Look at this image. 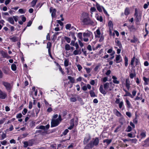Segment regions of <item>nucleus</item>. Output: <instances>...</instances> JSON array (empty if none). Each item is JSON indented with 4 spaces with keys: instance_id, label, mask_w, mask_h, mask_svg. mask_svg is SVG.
I'll use <instances>...</instances> for the list:
<instances>
[{
    "instance_id": "nucleus-62",
    "label": "nucleus",
    "mask_w": 149,
    "mask_h": 149,
    "mask_svg": "<svg viewBox=\"0 0 149 149\" xmlns=\"http://www.w3.org/2000/svg\"><path fill=\"white\" fill-rule=\"evenodd\" d=\"M22 116V114L21 113H19L17 114L16 117L17 118H21Z\"/></svg>"
},
{
    "instance_id": "nucleus-55",
    "label": "nucleus",
    "mask_w": 149,
    "mask_h": 149,
    "mask_svg": "<svg viewBox=\"0 0 149 149\" xmlns=\"http://www.w3.org/2000/svg\"><path fill=\"white\" fill-rule=\"evenodd\" d=\"M27 110L26 109L24 108L22 111V113L23 115H25L27 113Z\"/></svg>"
},
{
    "instance_id": "nucleus-45",
    "label": "nucleus",
    "mask_w": 149,
    "mask_h": 149,
    "mask_svg": "<svg viewBox=\"0 0 149 149\" xmlns=\"http://www.w3.org/2000/svg\"><path fill=\"white\" fill-rule=\"evenodd\" d=\"M135 56H134L131 60V63H130L131 65H133L135 61Z\"/></svg>"
},
{
    "instance_id": "nucleus-4",
    "label": "nucleus",
    "mask_w": 149,
    "mask_h": 149,
    "mask_svg": "<svg viewBox=\"0 0 149 149\" xmlns=\"http://www.w3.org/2000/svg\"><path fill=\"white\" fill-rule=\"evenodd\" d=\"M2 83V84L5 87L6 89L7 90L9 91L11 90L12 86L10 83L5 81H3Z\"/></svg>"
},
{
    "instance_id": "nucleus-2",
    "label": "nucleus",
    "mask_w": 149,
    "mask_h": 149,
    "mask_svg": "<svg viewBox=\"0 0 149 149\" xmlns=\"http://www.w3.org/2000/svg\"><path fill=\"white\" fill-rule=\"evenodd\" d=\"M82 22L84 25H93L94 23V22L88 17L84 18Z\"/></svg>"
},
{
    "instance_id": "nucleus-64",
    "label": "nucleus",
    "mask_w": 149,
    "mask_h": 149,
    "mask_svg": "<svg viewBox=\"0 0 149 149\" xmlns=\"http://www.w3.org/2000/svg\"><path fill=\"white\" fill-rule=\"evenodd\" d=\"M57 22L58 24L60 25L61 26H62L63 25V23L60 20H57Z\"/></svg>"
},
{
    "instance_id": "nucleus-18",
    "label": "nucleus",
    "mask_w": 149,
    "mask_h": 149,
    "mask_svg": "<svg viewBox=\"0 0 149 149\" xmlns=\"http://www.w3.org/2000/svg\"><path fill=\"white\" fill-rule=\"evenodd\" d=\"M112 78L113 79V82L114 83L118 84L119 83V81L117 80V78L116 76H113Z\"/></svg>"
},
{
    "instance_id": "nucleus-29",
    "label": "nucleus",
    "mask_w": 149,
    "mask_h": 149,
    "mask_svg": "<svg viewBox=\"0 0 149 149\" xmlns=\"http://www.w3.org/2000/svg\"><path fill=\"white\" fill-rule=\"evenodd\" d=\"M126 102L127 104V107L129 108H131V105L129 100L126 99Z\"/></svg>"
},
{
    "instance_id": "nucleus-38",
    "label": "nucleus",
    "mask_w": 149,
    "mask_h": 149,
    "mask_svg": "<svg viewBox=\"0 0 149 149\" xmlns=\"http://www.w3.org/2000/svg\"><path fill=\"white\" fill-rule=\"evenodd\" d=\"M64 39L65 41L68 43H69L71 41V39L70 38L65 36L64 37Z\"/></svg>"
},
{
    "instance_id": "nucleus-36",
    "label": "nucleus",
    "mask_w": 149,
    "mask_h": 149,
    "mask_svg": "<svg viewBox=\"0 0 149 149\" xmlns=\"http://www.w3.org/2000/svg\"><path fill=\"white\" fill-rule=\"evenodd\" d=\"M96 19L97 20L100 21V22H102L103 19L102 16H99L97 15V16H96Z\"/></svg>"
},
{
    "instance_id": "nucleus-26",
    "label": "nucleus",
    "mask_w": 149,
    "mask_h": 149,
    "mask_svg": "<svg viewBox=\"0 0 149 149\" xmlns=\"http://www.w3.org/2000/svg\"><path fill=\"white\" fill-rule=\"evenodd\" d=\"M18 37L16 36H14L12 38H10V39L12 42H15L18 40Z\"/></svg>"
},
{
    "instance_id": "nucleus-59",
    "label": "nucleus",
    "mask_w": 149,
    "mask_h": 149,
    "mask_svg": "<svg viewBox=\"0 0 149 149\" xmlns=\"http://www.w3.org/2000/svg\"><path fill=\"white\" fill-rule=\"evenodd\" d=\"M129 140L131 141L132 143H136L137 141V140L136 139H130Z\"/></svg>"
},
{
    "instance_id": "nucleus-31",
    "label": "nucleus",
    "mask_w": 149,
    "mask_h": 149,
    "mask_svg": "<svg viewBox=\"0 0 149 149\" xmlns=\"http://www.w3.org/2000/svg\"><path fill=\"white\" fill-rule=\"evenodd\" d=\"M89 93L91 97H95L96 96L93 90H91L89 91Z\"/></svg>"
},
{
    "instance_id": "nucleus-50",
    "label": "nucleus",
    "mask_w": 149,
    "mask_h": 149,
    "mask_svg": "<svg viewBox=\"0 0 149 149\" xmlns=\"http://www.w3.org/2000/svg\"><path fill=\"white\" fill-rule=\"evenodd\" d=\"M101 81L103 82H106L108 81V77H105L101 79Z\"/></svg>"
},
{
    "instance_id": "nucleus-6",
    "label": "nucleus",
    "mask_w": 149,
    "mask_h": 149,
    "mask_svg": "<svg viewBox=\"0 0 149 149\" xmlns=\"http://www.w3.org/2000/svg\"><path fill=\"white\" fill-rule=\"evenodd\" d=\"M49 127L50 125L49 124H47L45 126L40 125L39 126H37L36 127V129H37L43 130L44 131H46L48 130L49 128Z\"/></svg>"
},
{
    "instance_id": "nucleus-60",
    "label": "nucleus",
    "mask_w": 149,
    "mask_h": 149,
    "mask_svg": "<svg viewBox=\"0 0 149 149\" xmlns=\"http://www.w3.org/2000/svg\"><path fill=\"white\" fill-rule=\"evenodd\" d=\"M77 67L78 68L79 71H80L82 69V68L81 65L79 64L77 65Z\"/></svg>"
},
{
    "instance_id": "nucleus-57",
    "label": "nucleus",
    "mask_w": 149,
    "mask_h": 149,
    "mask_svg": "<svg viewBox=\"0 0 149 149\" xmlns=\"http://www.w3.org/2000/svg\"><path fill=\"white\" fill-rule=\"evenodd\" d=\"M136 91L135 90H134L132 91V97H131V98H133L134 96L136 95Z\"/></svg>"
},
{
    "instance_id": "nucleus-58",
    "label": "nucleus",
    "mask_w": 149,
    "mask_h": 149,
    "mask_svg": "<svg viewBox=\"0 0 149 149\" xmlns=\"http://www.w3.org/2000/svg\"><path fill=\"white\" fill-rule=\"evenodd\" d=\"M24 148L27 147L29 146L28 142L27 141H25L24 142Z\"/></svg>"
},
{
    "instance_id": "nucleus-33",
    "label": "nucleus",
    "mask_w": 149,
    "mask_h": 149,
    "mask_svg": "<svg viewBox=\"0 0 149 149\" xmlns=\"http://www.w3.org/2000/svg\"><path fill=\"white\" fill-rule=\"evenodd\" d=\"M108 26L109 27L110 30L111 28H112L113 27V24L112 23V22L111 21H109L108 23Z\"/></svg>"
},
{
    "instance_id": "nucleus-8",
    "label": "nucleus",
    "mask_w": 149,
    "mask_h": 149,
    "mask_svg": "<svg viewBox=\"0 0 149 149\" xmlns=\"http://www.w3.org/2000/svg\"><path fill=\"white\" fill-rule=\"evenodd\" d=\"M86 145L84 147V149H92L94 147L91 141L89 143H87Z\"/></svg>"
},
{
    "instance_id": "nucleus-61",
    "label": "nucleus",
    "mask_w": 149,
    "mask_h": 149,
    "mask_svg": "<svg viewBox=\"0 0 149 149\" xmlns=\"http://www.w3.org/2000/svg\"><path fill=\"white\" fill-rule=\"evenodd\" d=\"M132 129V127L130 126H128L127 129L126 131L127 132H130L131 131Z\"/></svg>"
},
{
    "instance_id": "nucleus-9",
    "label": "nucleus",
    "mask_w": 149,
    "mask_h": 149,
    "mask_svg": "<svg viewBox=\"0 0 149 149\" xmlns=\"http://www.w3.org/2000/svg\"><path fill=\"white\" fill-rule=\"evenodd\" d=\"M72 97H71L70 98V100L72 102H74L77 101V98L78 100H81V98H80L79 96L78 95H75L74 96L72 95Z\"/></svg>"
},
{
    "instance_id": "nucleus-35",
    "label": "nucleus",
    "mask_w": 149,
    "mask_h": 149,
    "mask_svg": "<svg viewBox=\"0 0 149 149\" xmlns=\"http://www.w3.org/2000/svg\"><path fill=\"white\" fill-rule=\"evenodd\" d=\"M142 98V95L141 94L140 96H137L136 98H134V100L135 101L141 100Z\"/></svg>"
},
{
    "instance_id": "nucleus-41",
    "label": "nucleus",
    "mask_w": 149,
    "mask_h": 149,
    "mask_svg": "<svg viewBox=\"0 0 149 149\" xmlns=\"http://www.w3.org/2000/svg\"><path fill=\"white\" fill-rule=\"evenodd\" d=\"M37 1L38 0H33L31 2L32 7H33L35 6Z\"/></svg>"
},
{
    "instance_id": "nucleus-56",
    "label": "nucleus",
    "mask_w": 149,
    "mask_h": 149,
    "mask_svg": "<svg viewBox=\"0 0 149 149\" xmlns=\"http://www.w3.org/2000/svg\"><path fill=\"white\" fill-rule=\"evenodd\" d=\"M77 37L80 39H81L82 38V33H79L77 34Z\"/></svg>"
},
{
    "instance_id": "nucleus-13",
    "label": "nucleus",
    "mask_w": 149,
    "mask_h": 149,
    "mask_svg": "<svg viewBox=\"0 0 149 149\" xmlns=\"http://www.w3.org/2000/svg\"><path fill=\"white\" fill-rule=\"evenodd\" d=\"M52 8L51 7L50 8V11L51 13H52V18L55 17L56 15V10L55 9H53L52 10Z\"/></svg>"
},
{
    "instance_id": "nucleus-47",
    "label": "nucleus",
    "mask_w": 149,
    "mask_h": 149,
    "mask_svg": "<svg viewBox=\"0 0 149 149\" xmlns=\"http://www.w3.org/2000/svg\"><path fill=\"white\" fill-rule=\"evenodd\" d=\"M127 27L129 29H131L135 31L136 30V29L135 28L134 25H132L131 26H127Z\"/></svg>"
},
{
    "instance_id": "nucleus-54",
    "label": "nucleus",
    "mask_w": 149,
    "mask_h": 149,
    "mask_svg": "<svg viewBox=\"0 0 149 149\" xmlns=\"http://www.w3.org/2000/svg\"><path fill=\"white\" fill-rule=\"evenodd\" d=\"M90 10L91 11V13L92 14V12H93L95 11L96 10L95 8L93 7L91 8L90 9Z\"/></svg>"
},
{
    "instance_id": "nucleus-21",
    "label": "nucleus",
    "mask_w": 149,
    "mask_h": 149,
    "mask_svg": "<svg viewBox=\"0 0 149 149\" xmlns=\"http://www.w3.org/2000/svg\"><path fill=\"white\" fill-rule=\"evenodd\" d=\"M1 53L3 58H8V56L7 53L4 51H2Z\"/></svg>"
},
{
    "instance_id": "nucleus-43",
    "label": "nucleus",
    "mask_w": 149,
    "mask_h": 149,
    "mask_svg": "<svg viewBox=\"0 0 149 149\" xmlns=\"http://www.w3.org/2000/svg\"><path fill=\"white\" fill-rule=\"evenodd\" d=\"M124 96H129L131 97H132V95L129 92L127 91V92L125 93V94L124 95Z\"/></svg>"
},
{
    "instance_id": "nucleus-22",
    "label": "nucleus",
    "mask_w": 149,
    "mask_h": 149,
    "mask_svg": "<svg viewBox=\"0 0 149 149\" xmlns=\"http://www.w3.org/2000/svg\"><path fill=\"white\" fill-rule=\"evenodd\" d=\"M7 21L11 24H14V22L13 17H9L7 19Z\"/></svg>"
},
{
    "instance_id": "nucleus-34",
    "label": "nucleus",
    "mask_w": 149,
    "mask_h": 149,
    "mask_svg": "<svg viewBox=\"0 0 149 149\" xmlns=\"http://www.w3.org/2000/svg\"><path fill=\"white\" fill-rule=\"evenodd\" d=\"M11 68L13 70L15 71L16 70L17 67L15 64H13L11 65Z\"/></svg>"
},
{
    "instance_id": "nucleus-12",
    "label": "nucleus",
    "mask_w": 149,
    "mask_h": 149,
    "mask_svg": "<svg viewBox=\"0 0 149 149\" xmlns=\"http://www.w3.org/2000/svg\"><path fill=\"white\" fill-rule=\"evenodd\" d=\"M122 61V59L121 58L120 55H116V63H118Z\"/></svg>"
},
{
    "instance_id": "nucleus-3",
    "label": "nucleus",
    "mask_w": 149,
    "mask_h": 149,
    "mask_svg": "<svg viewBox=\"0 0 149 149\" xmlns=\"http://www.w3.org/2000/svg\"><path fill=\"white\" fill-rule=\"evenodd\" d=\"M94 146L97 147L99 144V140L98 137H96L95 138H93L92 140L91 141Z\"/></svg>"
},
{
    "instance_id": "nucleus-32",
    "label": "nucleus",
    "mask_w": 149,
    "mask_h": 149,
    "mask_svg": "<svg viewBox=\"0 0 149 149\" xmlns=\"http://www.w3.org/2000/svg\"><path fill=\"white\" fill-rule=\"evenodd\" d=\"M69 60L67 59H65L64 62V65L65 67H67L69 65Z\"/></svg>"
},
{
    "instance_id": "nucleus-10",
    "label": "nucleus",
    "mask_w": 149,
    "mask_h": 149,
    "mask_svg": "<svg viewBox=\"0 0 149 149\" xmlns=\"http://www.w3.org/2000/svg\"><path fill=\"white\" fill-rule=\"evenodd\" d=\"M7 95L5 92L2 91L0 90V98L4 99L7 97Z\"/></svg>"
},
{
    "instance_id": "nucleus-30",
    "label": "nucleus",
    "mask_w": 149,
    "mask_h": 149,
    "mask_svg": "<svg viewBox=\"0 0 149 149\" xmlns=\"http://www.w3.org/2000/svg\"><path fill=\"white\" fill-rule=\"evenodd\" d=\"M37 106L39 109H37V110L36 111V114H37L40 111V108L41 107V105L39 102H38V103Z\"/></svg>"
},
{
    "instance_id": "nucleus-17",
    "label": "nucleus",
    "mask_w": 149,
    "mask_h": 149,
    "mask_svg": "<svg viewBox=\"0 0 149 149\" xmlns=\"http://www.w3.org/2000/svg\"><path fill=\"white\" fill-rule=\"evenodd\" d=\"M92 35V32L89 31L87 33H84L83 34V36L84 37H89L91 35Z\"/></svg>"
},
{
    "instance_id": "nucleus-44",
    "label": "nucleus",
    "mask_w": 149,
    "mask_h": 149,
    "mask_svg": "<svg viewBox=\"0 0 149 149\" xmlns=\"http://www.w3.org/2000/svg\"><path fill=\"white\" fill-rule=\"evenodd\" d=\"M124 60L125 61V65L126 67H127L128 65V60L127 57L126 56L125 57Z\"/></svg>"
},
{
    "instance_id": "nucleus-48",
    "label": "nucleus",
    "mask_w": 149,
    "mask_h": 149,
    "mask_svg": "<svg viewBox=\"0 0 149 149\" xmlns=\"http://www.w3.org/2000/svg\"><path fill=\"white\" fill-rule=\"evenodd\" d=\"M46 132H42V130H36V132L35 133L37 134V133H40L42 134V135L44 134Z\"/></svg>"
},
{
    "instance_id": "nucleus-53",
    "label": "nucleus",
    "mask_w": 149,
    "mask_h": 149,
    "mask_svg": "<svg viewBox=\"0 0 149 149\" xmlns=\"http://www.w3.org/2000/svg\"><path fill=\"white\" fill-rule=\"evenodd\" d=\"M137 39L135 37H134L133 39L131 40L130 41L132 43H135L137 42Z\"/></svg>"
},
{
    "instance_id": "nucleus-27",
    "label": "nucleus",
    "mask_w": 149,
    "mask_h": 149,
    "mask_svg": "<svg viewBox=\"0 0 149 149\" xmlns=\"http://www.w3.org/2000/svg\"><path fill=\"white\" fill-rule=\"evenodd\" d=\"M130 13V11L129 9L128 8H126L124 12L125 15H127L129 14Z\"/></svg>"
},
{
    "instance_id": "nucleus-19",
    "label": "nucleus",
    "mask_w": 149,
    "mask_h": 149,
    "mask_svg": "<svg viewBox=\"0 0 149 149\" xmlns=\"http://www.w3.org/2000/svg\"><path fill=\"white\" fill-rule=\"evenodd\" d=\"M69 36H71L72 38L74 40H76V37L75 36V33L74 32H72V31H70L69 32Z\"/></svg>"
},
{
    "instance_id": "nucleus-42",
    "label": "nucleus",
    "mask_w": 149,
    "mask_h": 149,
    "mask_svg": "<svg viewBox=\"0 0 149 149\" xmlns=\"http://www.w3.org/2000/svg\"><path fill=\"white\" fill-rule=\"evenodd\" d=\"M71 24H68L65 26V28L66 29L70 30V28H71Z\"/></svg>"
},
{
    "instance_id": "nucleus-20",
    "label": "nucleus",
    "mask_w": 149,
    "mask_h": 149,
    "mask_svg": "<svg viewBox=\"0 0 149 149\" xmlns=\"http://www.w3.org/2000/svg\"><path fill=\"white\" fill-rule=\"evenodd\" d=\"M71 125L68 128V129L69 130L72 129L74 125V120L73 119H72L71 120Z\"/></svg>"
},
{
    "instance_id": "nucleus-1",
    "label": "nucleus",
    "mask_w": 149,
    "mask_h": 149,
    "mask_svg": "<svg viewBox=\"0 0 149 149\" xmlns=\"http://www.w3.org/2000/svg\"><path fill=\"white\" fill-rule=\"evenodd\" d=\"M103 86L104 90L103 89L102 85H101L100 86L99 90L102 94L105 95L107 94L106 91H111L113 88L114 85L112 82L109 83L107 82L104 84Z\"/></svg>"
},
{
    "instance_id": "nucleus-46",
    "label": "nucleus",
    "mask_w": 149,
    "mask_h": 149,
    "mask_svg": "<svg viewBox=\"0 0 149 149\" xmlns=\"http://www.w3.org/2000/svg\"><path fill=\"white\" fill-rule=\"evenodd\" d=\"M100 66V65H97L94 68V70L95 72H98L99 71L98 70V69Z\"/></svg>"
},
{
    "instance_id": "nucleus-39",
    "label": "nucleus",
    "mask_w": 149,
    "mask_h": 149,
    "mask_svg": "<svg viewBox=\"0 0 149 149\" xmlns=\"http://www.w3.org/2000/svg\"><path fill=\"white\" fill-rule=\"evenodd\" d=\"M65 49L66 50L68 51L70 49V47L68 44H66L65 46Z\"/></svg>"
},
{
    "instance_id": "nucleus-63",
    "label": "nucleus",
    "mask_w": 149,
    "mask_h": 149,
    "mask_svg": "<svg viewBox=\"0 0 149 149\" xmlns=\"http://www.w3.org/2000/svg\"><path fill=\"white\" fill-rule=\"evenodd\" d=\"M6 137V134L3 132V134L1 135L2 139H3L5 138Z\"/></svg>"
},
{
    "instance_id": "nucleus-40",
    "label": "nucleus",
    "mask_w": 149,
    "mask_h": 149,
    "mask_svg": "<svg viewBox=\"0 0 149 149\" xmlns=\"http://www.w3.org/2000/svg\"><path fill=\"white\" fill-rule=\"evenodd\" d=\"M139 13H141L140 12L138 11V9L137 8H135V13L134 14V16H136L139 15Z\"/></svg>"
},
{
    "instance_id": "nucleus-49",
    "label": "nucleus",
    "mask_w": 149,
    "mask_h": 149,
    "mask_svg": "<svg viewBox=\"0 0 149 149\" xmlns=\"http://www.w3.org/2000/svg\"><path fill=\"white\" fill-rule=\"evenodd\" d=\"M119 107L120 109H121L124 105V103L123 101H121L118 104Z\"/></svg>"
},
{
    "instance_id": "nucleus-11",
    "label": "nucleus",
    "mask_w": 149,
    "mask_h": 149,
    "mask_svg": "<svg viewBox=\"0 0 149 149\" xmlns=\"http://www.w3.org/2000/svg\"><path fill=\"white\" fill-rule=\"evenodd\" d=\"M94 34L95 38H100L101 33L99 28H98V29L96 30V31L94 32Z\"/></svg>"
},
{
    "instance_id": "nucleus-37",
    "label": "nucleus",
    "mask_w": 149,
    "mask_h": 149,
    "mask_svg": "<svg viewBox=\"0 0 149 149\" xmlns=\"http://www.w3.org/2000/svg\"><path fill=\"white\" fill-rule=\"evenodd\" d=\"M140 135L141 137V139L145 138L146 136V132H141L140 134Z\"/></svg>"
},
{
    "instance_id": "nucleus-14",
    "label": "nucleus",
    "mask_w": 149,
    "mask_h": 149,
    "mask_svg": "<svg viewBox=\"0 0 149 149\" xmlns=\"http://www.w3.org/2000/svg\"><path fill=\"white\" fill-rule=\"evenodd\" d=\"M139 15L134 16L135 17V20L136 22H139L141 20V13H139Z\"/></svg>"
},
{
    "instance_id": "nucleus-15",
    "label": "nucleus",
    "mask_w": 149,
    "mask_h": 149,
    "mask_svg": "<svg viewBox=\"0 0 149 149\" xmlns=\"http://www.w3.org/2000/svg\"><path fill=\"white\" fill-rule=\"evenodd\" d=\"M117 38H116V40H117ZM115 42L116 44V45L119 47L120 48H123L122 44L120 41L118 40H116Z\"/></svg>"
},
{
    "instance_id": "nucleus-52",
    "label": "nucleus",
    "mask_w": 149,
    "mask_h": 149,
    "mask_svg": "<svg viewBox=\"0 0 149 149\" xmlns=\"http://www.w3.org/2000/svg\"><path fill=\"white\" fill-rule=\"evenodd\" d=\"M85 69L86 71V72L88 74L91 71V69L89 68H85Z\"/></svg>"
},
{
    "instance_id": "nucleus-16",
    "label": "nucleus",
    "mask_w": 149,
    "mask_h": 149,
    "mask_svg": "<svg viewBox=\"0 0 149 149\" xmlns=\"http://www.w3.org/2000/svg\"><path fill=\"white\" fill-rule=\"evenodd\" d=\"M113 112L117 116L120 117L122 116L121 114L116 109L113 110Z\"/></svg>"
},
{
    "instance_id": "nucleus-23",
    "label": "nucleus",
    "mask_w": 149,
    "mask_h": 149,
    "mask_svg": "<svg viewBox=\"0 0 149 149\" xmlns=\"http://www.w3.org/2000/svg\"><path fill=\"white\" fill-rule=\"evenodd\" d=\"M96 7L97 9L100 12H102V11L101 6H100L99 4L97 3L96 2Z\"/></svg>"
},
{
    "instance_id": "nucleus-5",
    "label": "nucleus",
    "mask_w": 149,
    "mask_h": 149,
    "mask_svg": "<svg viewBox=\"0 0 149 149\" xmlns=\"http://www.w3.org/2000/svg\"><path fill=\"white\" fill-rule=\"evenodd\" d=\"M60 122L58 119H52L51 122V127H53L58 126Z\"/></svg>"
},
{
    "instance_id": "nucleus-25",
    "label": "nucleus",
    "mask_w": 149,
    "mask_h": 149,
    "mask_svg": "<svg viewBox=\"0 0 149 149\" xmlns=\"http://www.w3.org/2000/svg\"><path fill=\"white\" fill-rule=\"evenodd\" d=\"M52 43L50 42L47 43V48L48 49V51H51V48L52 47Z\"/></svg>"
},
{
    "instance_id": "nucleus-51",
    "label": "nucleus",
    "mask_w": 149,
    "mask_h": 149,
    "mask_svg": "<svg viewBox=\"0 0 149 149\" xmlns=\"http://www.w3.org/2000/svg\"><path fill=\"white\" fill-rule=\"evenodd\" d=\"M136 74L134 73H130V78L132 79L133 78L136 76Z\"/></svg>"
},
{
    "instance_id": "nucleus-7",
    "label": "nucleus",
    "mask_w": 149,
    "mask_h": 149,
    "mask_svg": "<svg viewBox=\"0 0 149 149\" xmlns=\"http://www.w3.org/2000/svg\"><path fill=\"white\" fill-rule=\"evenodd\" d=\"M91 139V136L89 134H86L83 141V144L84 145L86 144Z\"/></svg>"
},
{
    "instance_id": "nucleus-24",
    "label": "nucleus",
    "mask_w": 149,
    "mask_h": 149,
    "mask_svg": "<svg viewBox=\"0 0 149 149\" xmlns=\"http://www.w3.org/2000/svg\"><path fill=\"white\" fill-rule=\"evenodd\" d=\"M112 141V140L111 139H105L103 141V143H106L107 145H108L110 144Z\"/></svg>"
},
{
    "instance_id": "nucleus-28",
    "label": "nucleus",
    "mask_w": 149,
    "mask_h": 149,
    "mask_svg": "<svg viewBox=\"0 0 149 149\" xmlns=\"http://www.w3.org/2000/svg\"><path fill=\"white\" fill-rule=\"evenodd\" d=\"M68 79L70 80V81L72 83H74L75 81V80L72 77L69 76L68 77Z\"/></svg>"
}]
</instances>
